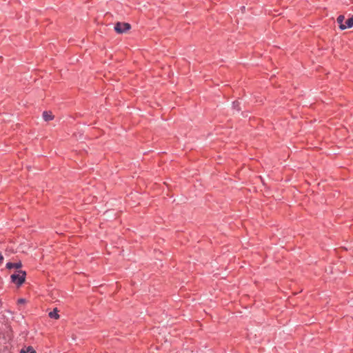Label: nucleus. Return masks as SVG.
<instances>
[{"instance_id": "obj_6", "label": "nucleus", "mask_w": 353, "mask_h": 353, "mask_svg": "<svg viewBox=\"0 0 353 353\" xmlns=\"http://www.w3.org/2000/svg\"><path fill=\"white\" fill-rule=\"evenodd\" d=\"M21 267V263H8L6 264V268H8V269H11V268L19 269Z\"/></svg>"}, {"instance_id": "obj_9", "label": "nucleus", "mask_w": 353, "mask_h": 353, "mask_svg": "<svg viewBox=\"0 0 353 353\" xmlns=\"http://www.w3.org/2000/svg\"><path fill=\"white\" fill-rule=\"evenodd\" d=\"M18 303H19V304L24 303H25V299H19V300H18Z\"/></svg>"}, {"instance_id": "obj_7", "label": "nucleus", "mask_w": 353, "mask_h": 353, "mask_svg": "<svg viewBox=\"0 0 353 353\" xmlns=\"http://www.w3.org/2000/svg\"><path fill=\"white\" fill-rule=\"evenodd\" d=\"M58 312H59V311H58L57 308H54V309L53 310V311H52V312H50L49 313V316H50V318H54V319H59V315L58 314Z\"/></svg>"}, {"instance_id": "obj_2", "label": "nucleus", "mask_w": 353, "mask_h": 353, "mask_svg": "<svg viewBox=\"0 0 353 353\" xmlns=\"http://www.w3.org/2000/svg\"><path fill=\"white\" fill-rule=\"evenodd\" d=\"M131 28V26L128 23L118 22L115 24L114 30L119 33L122 34L126 32Z\"/></svg>"}, {"instance_id": "obj_4", "label": "nucleus", "mask_w": 353, "mask_h": 353, "mask_svg": "<svg viewBox=\"0 0 353 353\" xmlns=\"http://www.w3.org/2000/svg\"><path fill=\"white\" fill-rule=\"evenodd\" d=\"M20 353H37V352L32 347L28 346V347H23L21 350Z\"/></svg>"}, {"instance_id": "obj_5", "label": "nucleus", "mask_w": 353, "mask_h": 353, "mask_svg": "<svg viewBox=\"0 0 353 353\" xmlns=\"http://www.w3.org/2000/svg\"><path fill=\"white\" fill-rule=\"evenodd\" d=\"M345 20V17L343 15H339L336 19L337 23L339 24V28L341 30H345L343 21Z\"/></svg>"}, {"instance_id": "obj_10", "label": "nucleus", "mask_w": 353, "mask_h": 353, "mask_svg": "<svg viewBox=\"0 0 353 353\" xmlns=\"http://www.w3.org/2000/svg\"><path fill=\"white\" fill-rule=\"evenodd\" d=\"M3 257L0 254V262L3 260Z\"/></svg>"}, {"instance_id": "obj_8", "label": "nucleus", "mask_w": 353, "mask_h": 353, "mask_svg": "<svg viewBox=\"0 0 353 353\" xmlns=\"http://www.w3.org/2000/svg\"><path fill=\"white\" fill-rule=\"evenodd\" d=\"M345 29L353 27V17L348 19L344 23Z\"/></svg>"}, {"instance_id": "obj_3", "label": "nucleus", "mask_w": 353, "mask_h": 353, "mask_svg": "<svg viewBox=\"0 0 353 353\" xmlns=\"http://www.w3.org/2000/svg\"><path fill=\"white\" fill-rule=\"evenodd\" d=\"M43 118L46 121H49L53 119L54 116L50 112H43Z\"/></svg>"}, {"instance_id": "obj_1", "label": "nucleus", "mask_w": 353, "mask_h": 353, "mask_svg": "<svg viewBox=\"0 0 353 353\" xmlns=\"http://www.w3.org/2000/svg\"><path fill=\"white\" fill-rule=\"evenodd\" d=\"M26 279V272L22 270H18L16 273L11 276V280L17 285H21Z\"/></svg>"}]
</instances>
